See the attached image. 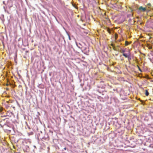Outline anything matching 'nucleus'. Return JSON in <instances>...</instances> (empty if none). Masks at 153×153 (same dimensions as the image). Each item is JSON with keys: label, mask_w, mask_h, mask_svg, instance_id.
Here are the masks:
<instances>
[{"label": "nucleus", "mask_w": 153, "mask_h": 153, "mask_svg": "<svg viewBox=\"0 0 153 153\" xmlns=\"http://www.w3.org/2000/svg\"><path fill=\"white\" fill-rule=\"evenodd\" d=\"M148 6H149H149H150L151 4H148Z\"/></svg>", "instance_id": "obj_12"}, {"label": "nucleus", "mask_w": 153, "mask_h": 153, "mask_svg": "<svg viewBox=\"0 0 153 153\" xmlns=\"http://www.w3.org/2000/svg\"><path fill=\"white\" fill-rule=\"evenodd\" d=\"M124 56L125 58H127L128 61L130 62V60L131 59V58L130 56V53L129 51V53H127V55H124Z\"/></svg>", "instance_id": "obj_1"}, {"label": "nucleus", "mask_w": 153, "mask_h": 153, "mask_svg": "<svg viewBox=\"0 0 153 153\" xmlns=\"http://www.w3.org/2000/svg\"><path fill=\"white\" fill-rule=\"evenodd\" d=\"M115 38H116V39H117V36H116V35H115Z\"/></svg>", "instance_id": "obj_11"}, {"label": "nucleus", "mask_w": 153, "mask_h": 153, "mask_svg": "<svg viewBox=\"0 0 153 153\" xmlns=\"http://www.w3.org/2000/svg\"><path fill=\"white\" fill-rule=\"evenodd\" d=\"M64 149L65 150H66V148H65Z\"/></svg>", "instance_id": "obj_14"}, {"label": "nucleus", "mask_w": 153, "mask_h": 153, "mask_svg": "<svg viewBox=\"0 0 153 153\" xmlns=\"http://www.w3.org/2000/svg\"><path fill=\"white\" fill-rule=\"evenodd\" d=\"M145 95L146 96H147L149 95V93L148 92V91L147 90H146L145 91Z\"/></svg>", "instance_id": "obj_4"}, {"label": "nucleus", "mask_w": 153, "mask_h": 153, "mask_svg": "<svg viewBox=\"0 0 153 153\" xmlns=\"http://www.w3.org/2000/svg\"><path fill=\"white\" fill-rule=\"evenodd\" d=\"M69 39H70V36H69Z\"/></svg>", "instance_id": "obj_15"}, {"label": "nucleus", "mask_w": 153, "mask_h": 153, "mask_svg": "<svg viewBox=\"0 0 153 153\" xmlns=\"http://www.w3.org/2000/svg\"><path fill=\"white\" fill-rule=\"evenodd\" d=\"M113 50L114 51H117V49H116V48H115V46H113Z\"/></svg>", "instance_id": "obj_7"}, {"label": "nucleus", "mask_w": 153, "mask_h": 153, "mask_svg": "<svg viewBox=\"0 0 153 153\" xmlns=\"http://www.w3.org/2000/svg\"><path fill=\"white\" fill-rule=\"evenodd\" d=\"M130 44V43H129L128 41H126L125 42V46H127L129 45Z\"/></svg>", "instance_id": "obj_5"}, {"label": "nucleus", "mask_w": 153, "mask_h": 153, "mask_svg": "<svg viewBox=\"0 0 153 153\" xmlns=\"http://www.w3.org/2000/svg\"><path fill=\"white\" fill-rule=\"evenodd\" d=\"M111 45L113 47V46H114V45H113V44L112 43L111 44Z\"/></svg>", "instance_id": "obj_9"}, {"label": "nucleus", "mask_w": 153, "mask_h": 153, "mask_svg": "<svg viewBox=\"0 0 153 153\" xmlns=\"http://www.w3.org/2000/svg\"><path fill=\"white\" fill-rule=\"evenodd\" d=\"M125 51L124 50H122L120 51L121 53H123V55L124 56V55H127V54H126L125 53Z\"/></svg>", "instance_id": "obj_3"}, {"label": "nucleus", "mask_w": 153, "mask_h": 153, "mask_svg": "<svg viewBox=\"0 0 153 153\" xmlns=\"http://www.w3.org/2000/svg\"><path fill=\"white\" fill-rule=\"evenodd\" d=\"M107 31L110 34H111V30L109 28H107Z\"/></svg>", "instance_id": "obj_6"}, {"label": "nucleus", "mask_w": 153, "mask_h": 153, "mask_svg": "<svg viewBox=\"0 0 153 153\" xmlns=\"http://www.w3.org/2000/svg\"><path fill=\"white\" fill-rule=\"evenodd\" d=\"M138 9L143 12H145L146 10V8L145 7H143L142 6L140 7Z\"/></svg>", "instance_id": "obj_2"}, {"label": "nucleus", "mask_w": 153, "mask_h": 153, "mask_svg": "<svg viewBox=\"0 0 153 153\" xmlns=\"http://www.w3.org/2000/svg\"><path fill=\"white\" fill-rule=\"evenodd\" d=\"M137 67L139 69V70H140V71H141V70L140 69V68L139 67V66L138 65H137Z\"/></svg>", "instance_id": "obj_8"}, {"label": "nucleus", "mask_w": 153, "mask_h": 153, "mask_svg": "<svg viewBox=\"0 0 153 153\" xmlns=\"http://www.w3.org/2000/svg\"><path fill=\"white\" fill-rule=\"evenodd\" d=\"M139 100H140V101L141 102H143V101H142V100H140V99H139Z\"/></svg>", "instance_id": "obj_13"}, {"label": "nucleus", "mask_w": 153, "mask_h": 153, "mask_svg": "<svg viewBox=\"0 0 153 153\" xmlns=\"http://www.w3.org/2000/svg\"><path fill=\"white\" fill-rule=\"evenodd\" d=\"M2 111V109H0V112H1Z\"/></svg>", "instance_id": "obj_10"}]
</instances>
